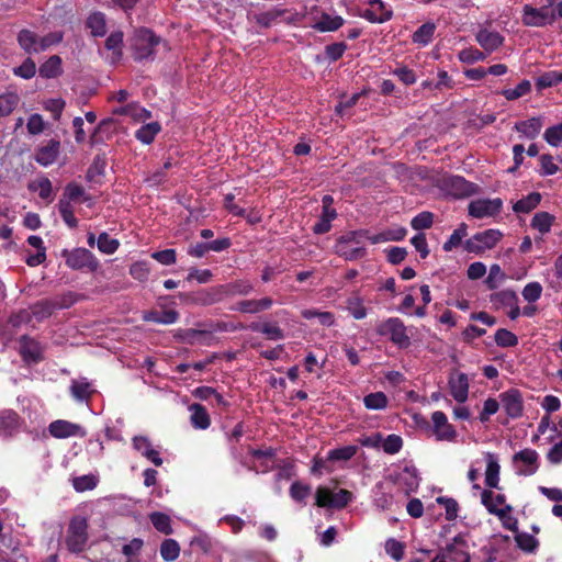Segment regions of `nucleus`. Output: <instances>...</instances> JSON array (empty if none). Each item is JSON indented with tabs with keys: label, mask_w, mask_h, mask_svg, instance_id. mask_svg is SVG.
Here are the masks:
<instances>
[{
	"label": "nucleus",
	"mask_w": 562,
	"mask_h": 562,
	"mask_svg": "<svg viewBox=\"0 0 562 562\" xmlns=\"http://www.w3.org/2000/svg\"><path fill=\"white\" fill-rule=\"evenodd\" d=\"M347 310L356 319H363L367 316V308L359 296H350L347 300Z\"/></svg>",
	"instance_id": "e2e57ef3"
},
{
	"label": "nucleus",
	"mask_w": 562,
	"mask_h": 562,
	"mask_svg": "<svg viewBox=\"0 0 562 562\" xmlns=\"http://www.w3.org/2000/svg\"><path fill=\"white\" fill-rule=\"evenodd\" d=\"M98 477L93 474H86L72 479V486L77 492L93 490L98 484Z\"/></svg>",
	"instance_id": "052dcab7"
},
{
	"label": "nucleus",
	"mask_w": 562,
	"mask_h": 562,
	"mask_svg": "<svg viewBox=\"0 0 562 562\" xmlns=\"http://www.w3.org/2000/svg\"><path fill=\"white\" fill-rule=\"evenodd\" d=\"M366 229L350 231L341 235L335 244V252L348 261H353L366 256L363 239Z\"/></svg>",
	"instance_id": "f257e3e1"
},
{
	"label": "nucleus",
	"mask_w": 562,
	"mask_h": 562,
	"mask_svg": "<svg viewBox=\"0 0 562 562\" xmlns=\"http://www.w3.org/2000/svg\"><path fill=\"white\" fill-rule=\"evenodd\" d=\"M398 483L405 487L406 494L415 492L419 485L417 470L414 467H405L398 475Z\"/></svg>",
	"instance_id": "72a5a7b5"
},
{
	"label": "nucleus",
	"mask_w": 562,
	"mask_h": 562,
	"mask_svg": "<svg viewBox=\"0 0 562 562\" xmlns=\"http://www.w3.org/2000/svg\"><path fill=\"white\" fill-rule=\"evenodd\" d=\"M562 82V71L560 70H549L536 79V87L538 90L547 89L550 87H554Z\"/></svg>",
	"instance_id": "a18cd8bd"
},
{
	"label": "nucleus",
	"mask_w": 562,
	"mask_h": 562,
	"mask_svg": "<svg viewBox=\"0 0 562 562\" xmlns=\"http://www.w3.org/2000/svg\"><path fill=\"white\" fill-rule=\"evenodd\" d=\"M87 24L94 36H103L106 32L105 16L101 12L90 14Z\"/></svg>",
	"instance_id": "3c124183"
},
{
	"label": "nucleus",
	"mask_w": 562,
	"mask_h": 562,
	"mask_svg": "<svg viewBox=\"0 0 562 562\" xmlns=\"http://www.w3.org/2000/svg\"><path fill=\"white\" fill-rule=\"evenodd\" d=\"M273 300L269 296L261 299L241 300L231 307V311L243 314H258L271 308Z\"/></svg>",
	"instance_id": "4468645a"
},
{
	"label": "nucleus",
	"mask_w": 562,
	"mask_h": 562,
	"mask_svg": "<svg viewBox=\"0 0 562 562\" xmlns=\"http://www.w3.org/2000/svg\"><path fill=\"white\" fill-rule=\"evenodd\" d=\"M501 406L508 417L515 419L522 415L524 403L521 393L517 389H509L499 394Z\"/></svg>",
	"instance_id": "9b49d317"
},
{
	"label": "nucleus",
	"mask_w": 562,
	"mask_h": 562,
	"mask_svg": "<svg viewBox=\"0 0 562 562\" xmlns=\"http://www.w3.org/2000/svg\"><path fill=\"white\" fill-rule=\"evenodd\" d=\"M40 41L41 37L30 30H22L18 34L19 45L27 54L42 52L40 48Z\"/></svg>",
	"instance_id": "b1692460"
},
{
	"label": "nucleus",
	"mask_w": 562,
	"mask_h": 562,
	"mask_svg": "<svg viewBox=\"0 0 562 562\" xmlns=\"http://www.w3.org/2000/svg\"><path fill=\"white\" fill-rule=\"evenodd\" d=\"M494 338L496 345L503 348L515 347L518 345V337L505 328L497 329Z\"/></svg>",
	"instance_id": "680f3d73"
},
{
	"label": "nucleus",
	"mask_w": 562,
	"mask_h": 562,
	"mask_svg": "<svg viewBox=\"0 0 562 562\" xmlns=\"http://www.w3.org/2000/svg\"><path fill=\"white\" fill-rule=\"evenodd\" d=\"M543 138L553 147L560 146L562 144V122L547 128Z\"/></svg>",
	"instance_id": "774afa93"
},
{
	"label": "nucleus",
	"mask_w": 562,
	"mask_h": 562,
	"mask_svg": "<svg viewBox=\"0 0 562 562\" xmlns=\"http://www.w3.org/2000/svg\"><path fill=\"white\" fill-rule=\"evenodd\" d=\"M153 526L161 533L171 535V520L170 517L164 513L155 512L149 515Z\"/></svg>",
	"instance_id": "8fccbe9b"
},
{
	"label": "nucleus",
	"mask_w": 562,
	"mask_h": 562,
	"mask_svg": "<svg viewBox=\"0 0 562 562\" xmlns=\"http://www.w3.org/2000/svg\"><path fill=\"white\" fill-rule=\"evenodd\" d=\"M468 234V226L462 223L458 228L453 231L449 239L443 244L445 251H451L453 248L461 244L463 237Z\"/></svg>",
	"instance_id": "338daca9"
},
{
	"label": "nucleus",
	"mask_w": 562,
	"mask_h": 562,
	"mask_svg": "<svg viewBox=\"0 0 562 562\" xmlns=\"http://www.w3.org/2000/svg\"><path fill=\"white\" fill-rule=\"evenodd\" d=\"M61 71V58L57 55L50 56L38 69L40 76L47 79L58 77Z\"/></svg>",
	"instance_id": "4c0bfd02"
},
{
	"label": "nucleus",
	"mask_w": 562,
	"mask_h": 562,
	"mask_svg": "<svg viewBox=\"0 0 562 562\" xmlns=\"http://www.w3.org/2000/svg\"><path fill=\"white\" fill-rule=\"evenodd\" d=\"M503 206L499 198L495 199H476L469 203L468 213L474 218H486L496 216Z\"/></svg>",
	"instance_id": "1a4fd4ad"
},
{
	"label": "nucleus",
	"mask_w": 562,
	"mask_h": 562,
	"mask_svg": "<svg viewBox=\"0 0 562 562\" xmlns=\"http://www.w3.org/2000/svg\"><path fill=\"white\" fill-rule=\"evenodd\" d=\"M353 499L351 492L339 490L331 492L328 487L319 486L315 494V504L318 507L344 508Z\"/></svg>",
	"instance_id": "39448f33"
},
{
	"label": "nucleus",
	"mask_w": 562,
	"mask_h": 562,
	"mask_svg": "<svg viewBox=\"0 0 562 562\" xmlns=\"http://www.w3.org/2000/svg\"><path fill=\"white\" fill-rule=\"evenodd\" d=\"M289 493H290L291 498L294 502L305 505L307 497L312 493V487L308 484H304L300 481H295L290 486Z\"/></svg>",
	"instance_id": "49530a36"
},
{
	"label": "nucleus",
	"mask_w": 562,
	"mask_h": 562,
	"mask_svg": "<svg viewBox=\"0 0 562 562\" xmlns=\"http://www.w3.org/2000/svg\"><path fill=\"white\" fill-rule=\"evenodd\" d=\"M514 508L512 505H505L499 510L495 512V516L499 519L502 526L513 532L518 529V520L513 515Z\"/></svg>",
	"instance_id": "79ce46f5"
},
{
	"label": "nucleus",
	"mask_w": 562,
	"mask_h": 562,
	"mask_svg": "<svg viewBox=\"0 0 562 562\" xmlns=\"http://www.w3.org/2000/svg\"><path fill=\"white\" fill-rule=\"evenodd\" d=\"M384 549L385 552L397 562L404 558L405 546L394 538H390L385 541Z\"/></svg>",
	"instance_id": "69168bd1"
},
{
	"label": "nucleus",
	"mask_w": 562,
	"mask_h": 562,
	"mask_svg": "<svg viewBox=\"0 0 562 562\" xmlns=\"http://www.w3.org/2000/svg\"><path fill=\"white\" fill-rule=\"evenodd\" d=\"M63 257L66 259V265L72 270L88 269L93 272L99 268V260L86 248L79 247L70 251L65 249Z\"/></svg>",
	"instance_id": "20e7f679"
},
{
	"label": "nucleus",
	"mask_w": 562,
	"mask_h": 562,
	"mask_svg": "<svg viewBox=\"0 0 562 562\" xmlns=\"http://www.w3.org/2000/svg\"><path fill=\"white\" fill-rule=\"evenodd\" d=\"M477 43L487 52L497 49L503 44V36L497 32L481 30L476 34Z\"/></svg>",
	"instance_id": "7c9ffc66"
},
{
	"label": "nucleus",
	"mask_w": 562,
	"mask_h": 562,
	"mask_svg": "<svg viewBox=\"0 0 562 562\" xmlns=\"http://www.w3.org/2000/svg\"><path fill=\"white\" fill-rule=\"evenodd\" d=\"M389 400L383 392H374L363 397L366 408L371 411H381L386 408Z\"/></svg>",
	"instance_id": "de8ad7c7"
},
{
	"label": "nucleus",
	"mask_w": 562,
	"mask_h": 562,
	"mask_svg": "<svg viewBox=\"0 0 562 562\" xmlns=\"http://www.w3.org/2000/svg\"><path fill=\"white\" fill-rule=\"evenodd\" d=\"M88 522L86 518L75 517L71 519L66 538V544L72 552H81L87 543Z\"/></svg>",
	"instance_id": "0eeeda50"
},
{
	"label": "nucleus",
	"mask_w": 562,
	"mask_h": 562,
	"mask_svg": "<svg viewBox=\"0 0 562 562\" xmlns=\"http://www.w3.org/2000/svg\"><path fill=\"white\" fill-rule=\"evenodd\" d=\"M145 322H151L156 324L171 325L179 319V313L175 310H168L164 312L148 311L143 314Z\"/></svg>",
	"instance_id": "2f4dec72"
},
{
	"label": "nucleus",
	"mask_w": 562,
	"mask_h": 562,
	"mask_svg": "<svg viewBox=\"0 0 562 562\" xmlns=\"http://www.w3.org/2000/svg\"><path fill=\"white\" fill-rule=\"evenodd\" d=\"M123 43V33L122 32H114L110 34V36L105 41V47L109 50H112V60L116 61L122 56L121 46Z\"/></svg>",
	"instance_id": "13d9d810"
},
{
	"label": "nucleus",
	"mask_w": 562,
	"mask_h": 562,
	"mask_svg": "<svg viewBox=\"0 0 562 562\" xmlns=\"http://www.w3.org/2000/svg\"><path fill=\"white\" fill-rule=\"evenodd\" d=\"M344 23V20L339 15L322 14V16L315 22V29L321 32H333L338 30Z\"/></svg>",
	"instance_id": "37998d69"
},
{
	"label": "nucleus",
	"mask_w": 562,
	"mask_h": 562,
	"mask_svg": "<svg viewBox=\"0 0 562 562\" xmlns=\"http://www.w3.org/2000/svg\"><path fill=\"white\" fill-rule=\"evenodd\" d=\"M159 44V38L147 30L136 31L133 38V56L136 60L148 59L154 55L155 47Z\"/></svg>",
	"instance_id": "7ed1b4c3"
},
{
	"label": "nucleus",
	"mask_w": 562,
	"mask_h": 562,
	"mask_svg": "<svg viewBox=\"0 0 562 562\" xmlns=\"http://www.w3.org/2000/svg\"><path fill=\"white\" fill-rule=\"evenodd\" d=\"M190 422L195 429H207L211 425L210 415L205 407L201 404L194 403L189 406Z\"/></svg>",
	"instance_id": "393cba45"
},
{
	"label": "nucleus",
	"mask_w": 562,
	"mask_h": 562,
	"mask_svg": "<svg viewBox=\"0 0 562 562\" xmlns=\"http://www.w3.org/2000/svg\"><path fill=\"white\" fill-rule=\"evenodd\" d=\"M94 390L86 378L72 380L70 384V394L77 402H88Z\"/></svg>",
	"instance_id": "a878e982"
},
{
	"label": "nucleus",
	"mask_w": 562,
	"mask_h": 562,
	"mask_svg": "<svg viewBox=\"0 0 562 562\" xmlns=\"http://www.w3.org/2000/svg\"><path fill=\"white\" fill-rule=\"evenodd\" d=\"M133 448L138 451L143 457L153 462L156 467L162 464V459L159 452L153 448L149 439L145 436H135L132 440Z\"/></svg>",
	"instance_id": "412c9836"
},
{
	"label": "nucleus",
	"mask_w": 562,
	"mask_h": 562,
	"mask_svg": "<svg viewBox=\"0 0 562 562\" xmlns=\"http://www.w3.org/2000/svg\"><path fill=\"white\" fill-rule=\"evenodd\" d=\"M48 431L50 436L58 439L85 436V431L80 425L65 419H57L52 422L48 426Z\"/></svg>",
	"instance_id": "ddd939ff"
},
{
	"label": "nucleus",
	"mask_w": 562,
	"mask_h": 562,
	"mask_svg": "<svg viewBox=\"0 0 562 562\" xmlns=\"http://www.w3.org/2000/svg\"><path fill=\"white\" fill-rule=\"evenodd\" d=\"M555 221L554 215L549 212H538L533 215L530 222V226L538 231L541 235H546L551 231V227Z\"/></svg>",
	"instance_id": "c9c22d12"
},
{
	"label": "nucleus",
	"mask_w": 562,
	"mask_h": 562,
	"mask_svg": "<svg viewBox=\"0 0 562 562\" xmlns=\"http://www.w3.org/2000/svg\"><path fill=\"white\" fill-rule=\"evenodd\" d=\"M249 454L252 458L251 464L248 465L249 470L266 473L274 468V451L272 449L250 450Z\"/></svg>",
	"instance_id": "2eb2a0df"
},
{
	"label": "nucleus",
	"mask_w": 562,
	"mask_h": 562,
	"mask_svg": "<svg viewBox=\"0 0 562 562\" xmlns=\"http://www.w3.org/2000/svg\"><path fill=\"white\" fill-rule=\"evenodd\" d=\"M97 246L101 252L105 255H112L119 249L120 241L116 238L110 237L108 233L103 232L98 236Z\"/></svg>",
	"instance_id": "603ef678"
},
{
	"label": "nucleus",
	"mask_w": 562,
	"mask_h": 562,
	"mask_svg": "<svg viewBox=\"0 0 562 562\" xmlns=\"http://www.w3.org/2000/svg\"><path fill=\"white\" fill-rule=\"evenodd\" d=\"M376 331L381 336H386L390 340L401 349L411 346V336L408 335L407 327L398 317H390L380 323Z\"/></svg>",
	"instance_id": "f03ea898"
},
{
	"label": "nucleus",
	"mask_w": 562,
	"mask_h": 562,
	"mask_svg": "<svg viewBox=\"0 0 562 562\" xmlns=\"http://www.w3.org/2000/svg\"><path fill=\"white\" fill-rule=\"evenodd\" d=\"M531 91V83L529 80H522L513 89H504L502 95L508 101L517 100Z\"/></svg>",
	"instance_id": "4d7b16f0"
},
{
	"label": "nucleus",
	"mask_w": 562,
	"mask_h": 562,
	"mask_svg": "<svg viewBox=\"0 0 562 562\" xmlns=\"http://www.w3.org/2000/svg\"><path fill=\"white\" fill-rule=\"evenodd\" d=\"M503 237L498 229L490 228L474 234L467 239L465 249L469 252L482 254L487 249H492Z\"/></svg>",
	"instance_id": "423d86ee"
},
{
	"label": "nucleus",
	"mask_w": 562,
	"mask_h": 562,
	"mask_svg": "<svg viewBox=\"0 0 562 562\" xmlns=\"http://www.w3.org/2000/svg\"><path fill=\"white\" fill-rule=\"evenodd\" d=\"M226 297L229 296H247L254 292V284L248 280H235L229 283L222 284Z\"/></svg>",
	"instance_id": "c756f323"
},
{
	"label": "nucleus",
	"mask_w": 562,
	"mask_h": 562,
	"mask_svg": "<svg viewBox=\"0 0 562 562\" xmlns=\"http://www.w3.org/2000/svg\"><path fill=\"white\" fill-rule=\"evenodd\" d=\"M60 150V143L56 139H50L46 145L38 147L35 153V161L41 166L47 167L53 165Z\"/></svg>",
	"instance_id": "aec40b11"
},
{
	"label": "nucleus",
	"mask_w": 562,
	"mask_h": 562,
	"mask_svg": "<svg viewBox=\"0 0 562 562\" xmlns=\"http://www.w3.org/2000/svg\"><path fill=\"white\" fill-rule=\"evenodd\" d=\"M558 440L548 453V459L552 463H559L562 461V424L558 435H549L548 441L554 442Z\"/></svg>",
	"instance_id": "5fc2aeb1"
},
{
	"label": "nucleus",
	"mask_w": 562,
	"mask_h": 562,
	"mask_svg": "<svg viewBox=\"0 0 562 562\" xmlns=\"http://www.w3.org/2000/svg\"><path fill=\"white\" fill-rule=\"evenodd\" d=\"M180 554V546L175 539H165L160 544V555L167 561L171 562L178 559Z\"/></svg>",
	"instance_id": "09e8293b"
},
{
	"label": "nucleus",
	"mask_w": 562,
	"mask_h": 562,
	"mask_svg": "<svg viewBox=\"0 0 562 562\" xmlns=\"http://www.w3.org/2000/svg\"><path fill=\"white\" fill-rule=\"evenodd\" d=\"M250 328L260 331L270 340H281L284 338V333L277 323L251 324Z\"/></svg>",
	"instance_id": "c03bdc74"
},
{
	"label": "nucleus",
	"mask_w": 562,
	"mask_h": 562,
	"mask_svg": "<svg viewBox=\"0 0 562 562\" xmlns=\"http://www.w3.org/2000/svg\"><path fill=\"white\" fill-rule=\"evenodd\" d=\"M447 188L454 198L463 199L473 195L477 191V186L465 180L463 177L453 176L447 180Z\"/></svg>",
	"instance_id": "f3484780"
},
{
	"label": "nucleus",
	"mask_w": 562,
	"mask_h": 562,
	"mask_svg": "<svg viewBox=\"0 0 562 562\" xmlns=\"http://www.w3.org/2000/svg\"><path fill=\"white\" fill-rule=\"evenodd\" d=\"M370 9L368 10V19L372 22L383 23L391 19L392 11L384 4L382 0H369Z\"/></svg>",
	"instance_id": "cd10ccee"
},
{
	"label": "nucleus",
	"mask_w": 562,
	"mask_h": 562,
	"mask_svg": "<svg viewBox=\"0 0 562 562\" xmlns=\"http://www.w3.org/2000/svg\"><path fill=\"white\" fill-rule=\"evenodd\" d=\"M63 195L76 203H88V205L92 204L91 198L86 193L85 189L74 182L66 186Z\"/></svg>",
	"instance_id": "ea45409f"
},
{
	"label": "nucleus",
	"mask_w": 562,
	"mask_h": 562,
	"mask_svg": "<svg viewBox=\"0 0 562 562\" xmlns=\"http://www.w3.org/2000/svg\"><path fill=\"white\" fill-rule=\"evenodd\" d=\"M20 417L12 409H5L0 412V435L11 436L20 427Z\"/></svg>",
	"instance_id": "5701e85b"
},
{
	"label": "nucleus",
	"mask_w": 562,
	"mask_h": 562,
	"mask_svg": "<svg viewBox=\"0 0 562 562\" xmlns=\"http://www.w3.org/2000/svg\"><path fill=\"white\" fill-rule=\"evenodd\" d=\"M176 338L181 342L189 345H201L210 347L215 342V337L212 331L203 329H178Z\"/></svg>",
	"instance_id": "f8f14e48"
},
{
	"label": "nucleus",
	"mask_w": 562,
	"mask_h": 562,
	"mask_svg": "<svg viewBox=\"0 0 562 562\" xmlns=\"http://www.w3.org/2000/svg\"><path fill=\"white\" fill-rule=\"evenodd\" d=\"M150 273V268L147 261H136L130 267V274L133 279L139 282H146Z\"/></svg>",
	"instance_id": "0e129e2a"
},
{
	"label": "nucleus",
	"mask_w": 562,
	"mask_h": 562,
	"mask_svg": "<svg viewBox=\"0 0 562 562\" xmlns=\"http://www.w3.org/2000/svg\"><path fill=\"white\" fill-rule=\"evenodd\" d=\"M513 467L518 475L530 476L539 468V454L536 450L526 448L516 452L513 457Z\"/></svg>",
	"instance_id": "6e6552de"
},
{
	"label": "nucleus",
	"mask_w": 562,
	"mask_h": 562,
	"mask_svg": "<svg viewBox=\"0 0 562 562\" xmlns=\"http://www.w3.org/2000/svg\"><path fill=\"white\" fill-rule=\"evenodd\" d=\"M434 33H435V24L425 23L414 32L413 42L425 46L431 41Z\"/></svg>",
	"instance_id": "864d4df0"
},
{
	"label": "nucleus",
	"mask_w": 562,
	"mask_h": 562,
	"mask_svg": "<svg viewBox=\"0 0 562 562\" xmlns=\"http://www.w3.org/2000/svg\"><path fill=\"white\" fill-rule=\"evenodd\" d=\"M432 432L438 441H454L457 431L448 422L447 415L441 411L431 414Z\"/></svg>",
	"instance_id": "9d476101"
},
{
	"label": "nucleus",
	"mask_w": 562,
	"mask_h": 562,
	"mask_svg": "<svg viewBox=\"0 0 562 562\" xmlns=\"http://www.w3.org/2000/svg\"><path fill=\"white\" fill-rule=\"evenodd\" d=\"M505 279L506 276L499 265L494 263L490 268L488 276L485 279V284L490 290H495L505 281Z\"/></svg>",
	"instance_id": "bf43d9fd"
},
{
	"label": "nucleus",
	"mask_w": 562,
	"mask_h": 562,
	"mask_svg": "<svg viewBox=\"0 0 562 562\" xmlns=\"http://www.w3.org/2000/svg\"><path fill=\"white\" fill-rule=\"evenodd\" d=\"M449 390L451 396L458 403H464L469 396V378L463 372H454L450 375Z\"/></svg>",
	"instance_id": "dca6fc26"
},
{
	"label": "nucleus",
	"mask_w": 562,
	"mask_h": 562,
	"mask_svg": "<svg viewBox=\"0 0 562 562\" xmlns=\"http://www.w3.org/2000/svg\"><path fill=\"white\" fill-rule=\"evenodd\" d=\"M485 460H486L485 484L491 488H495L498 486V482H499L501 467L498 463V458L492 452H486Z\"/></svg>",
	"instance_id": "4be33fe9"
},
{
	"label": "nucleus",
	"mask_w": 562,
	"mask_h": 562,
	"mask_svg": "<svg viewBox=\"0 0 562 562\" xmlns=\"http://www.w3.org/2000/svg\"><path fill=\"white\" fill-rule=\"evenodd\" d=\"M541 202V194L539 192H531L527 196L518 200L514 205L513 210L515 213H530Z\"/></svg>",
	"instance_id": "58836bf2"
},
{
	"label": "nucleus",
	"mask_w": 562,
	"mask_h": 562,
	"mask_svg": "<svg viewBox=\"0 0 562 562\" xmlns=\"http://www.w3.org/2000/svg\"><path fill=\"white\" fill-rule=\"evenodd\" d=\"M114 113L130 116L136 122H145L151 117V113L148 110L136 103L121 106L116 109Z\"/></svg>",
	"instance_id": "f704fd0d"
},
{
	"label": "nucleus",
	"mask_w": 562,
	"mask_h": 562,
	"mask_svg": "<svg viewBox=\"0 0 562 562\" xmlns=\"http://www.w3.org/2000/svg\"><path fill=\"white\" fill-rule=\"evenodd\" d=\"M19 342V352L25 362L36 363L42 360V348L37 341L29 336H22Z\"/></svg>",
	"instance_id": "6ab92c4d"
},
{
	"label": "nucleus",
	"mask_w": 562,
	"mask_h": 562,
	"mask_svg": "<svg viewBox=\"0 0 562 562\" xmlns=\"http://www.w3.org/2000/svg\"><path fill=\"white\" fill-rule=\"evenodd\" d=\"M20 98L16 93L0 94V119L9 115L18 105Z\"/></svg>",
	"instance_id": "6e6d98bb"
},
{
	"label": "nucleus",
	"mask_w": 562,
	"mask_h": 562,
	"mask_svg": "<svg viewBox=\"0 0 562 562\" xmlns=\"http://www.w3.org/2000/svg\"><path fill=\"white\" fill-rule=\"evenodd\" d=\"M226 295L221 284L200 291L196 296V303L201 305H212L223 301Z\"/></svg>",
	"instance_id": "473e14b6"
},
{
	"label": "nucleus",
	"mask_w": 562,
	"mask_h": 562,
	"mask_svg": "<svg viewBox=\"0 0 562 562\" xmlns=\"http://www.w3.org/2000/svg\"><path fill=\"white\" fill-rule=\"evenodd\" d=\"M554 21V15H550L546 8L535 9L530 5L524 7L522 22L528 26H544Z\"/></svg>",
	"instance_id": "a211bd4d"
},
{
	"label": "nucleus",
	"mask_w": 562,
	"mask_h": 562,
	"mask_svg": "<svg viewBox=\"0 0 562 562\" xmlns=\"http://www.w3.org/2000/svg\"><path fill=\"white\" fill-rule=\"evenodd\" d=\"M541 127L542 120L540 117H531L526 121H520L517 122L514 126L515 131L529 139L536 138L539 135Z\"/></svg>",
	"instance_id": "bb28decb"
},
{
	"label": "nucleus",
	"mask_w": 562,
	"mask_h": 562,
	"mask_svg": "<svg viewBox=\"0 0 562 562\" xmlns=\"http://www.w3.org/2000/svg\"><path fill=\"white\" fill-rule=\"evenodd\" d=\"M74 203L75 202L68 200L64 195H61V198L59 199V202H58V211H59L64 222L70 228H76L78 225L77 218L75 217Z\"/></svg>",
	"instance_id": "a19ab883"
},
{
	"label": "nucleus",
	"mask_w": 562,
	"mask_h": 562,
	"mask_svg": "<svg viewBox=\"0 0 562 562\" xmlns=\"http://www.w3.org/2000/svg\"><path fill=\"white\" fill-rule=\"evenodd\" d=\"M161 131V126L158 122H150L142 125L135 133V137L142 144L149 145L154 142L155 137Z\"/></svg>",
	"instance_id": "e433bc0d"
},
{
	"label": "nucleus",
	"mask_w": 562,
	"mask_h": 562,
	"mask_svg": "<svg viewBox=\"0 0 562 562\" xmlns=\"http://www.w3.org/2000/svg\"><path fill=\"white\" fill-rule=\"evenodd\" d=\"M481 503L485 506L486 510L495 516V512L501 507L507 505L504 494H495L490 490H483L481 493Z\"/></svg>",
	"instance_id": "c85d7f7f"
}]
</instances>
